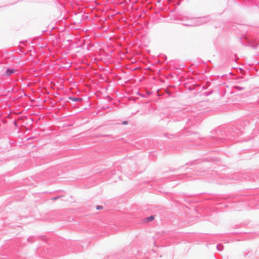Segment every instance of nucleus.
<instances>
[{
  "instance_id": "obj_5",
  "label": "nucleus",
  "mask_w": 259,
  "mask_h": 259,
  "mask_svg": "<svg viewBox=\"0 0 259 259\" xmlns=\"http://www.w3.org/2000/svg\"><path fill=\"white\" fill-rule=\"evenodd\" d=\"M72 100L73 101L76 102V101H78L79 100V99H78V98H75V97H74V98H72Z\"/></svg>"
},
{
  "instance_id": "obj_2",
  "label": "nucleus",
  "mask_w": 259,
  "mask_h": 259,
  "mask_svg": "<svg viewBox=\"0 0 259 259\" xmlns=\"http://www.w3.org/2000/svg\"><path fill=\"white\" fill-rule=\"evenodd\" d=\"M16 71V70L14 68H8L6 72L3 74V75L5 76H9L10 75L15 73Z\"/></svg>"
},
{
  "instance_id": "obj_3",
  "label": "nucleus",
  "mask_w": 259,
  "mask_h": 259,
  "mask_svg": "<svg viewBox=\"0 0 259 259\" xmlns=\"http://www.w3.org/2000/svg\"><path fill=\"white\" fill-rule=\"evenodd\" d=\"M96 209L97 210H101V209H103V207L102 206H101V205H97L96 206Z\"/></svg>"
},
{
  "instance_id": "obj_1",
  "label": "nucleus",
  "mask_w": 259,
  "mask_h": 259,
  "mask_svg": "<svg viewBox=\"0 0 259 259\" xmlns=\"http://www.w3.org/2000/svg\"><path fill=\"white\" fill-rule=\"evenodd\" d=\"M208 21L207 17L192 18L188 19L185 16L182 18V24L187 26H198L206 23Z\"/></svg>"
},
{
  "instance_id": "obj_6",
  "label": "nucleus",
  "mask_w": 259,
  "mask_h": 259,
  "mask_svg": "<svg viewBox=\"0 0 259 259\" xmlns=\"http://www.w3.org/2000/svg\"><path fill=\"white\" fill-rule=\"evenodd\" d=\"M58 198V197H54L52 198V200H55L57 199Z\"/></svg>"
},
{
  "instance_id": "obj_7",
  "label": "nucleus",
  "mask_w": 259,
  "mask_h": 259,
  "mask_svg": "<svg viewBox=\"0 0 259 259\" xmlns=\"http://www.w3.org/2000/svg\"><path fill=\"white\" fill-rule=\"evenodd\" d=\"M127 122L126 121H123V124H126Z\"/></svg>"
},
{
  "instance_id": "obj_4",
  "label": "nucleus",
  "mask_w": 259,
  "mask_h": 259,
  "mask_svg": "<svg viewBox=\"0 0 259 259\" xmlns=\"http://www.w3.org/2000/svg\"><path fill=\"white\" fill-rule=\"evenodd\" d=\"M147 219L148 221H151L152 220H153L154 219V217H153V216L149 217Z\"/></svg>"
}]
</instances>
